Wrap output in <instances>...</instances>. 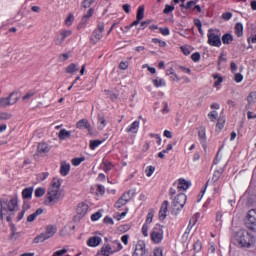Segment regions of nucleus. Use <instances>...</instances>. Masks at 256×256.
I'll return each instance as SVG.
<instances>
[{
	"instance_id": "nucleus-12",
	"label": "nucleus",
	"mask_w": 256,
	"mask_h": 256,
	"mask_svg": "<svg viewBox=\"0 0 256 256\" xmlns=\"http://www.w3.org/2000/svg\"><path fill=\"white\" fill-rule=\"evenodd\" d=\"M198 137L204 149H207V130L205 126H200L198 130Z\"/></svg>"
},
{
	"instance_id": "nucleus-48",
	"label": "nucleus",
	"mask_w": 256,
	"mask_h": 256,
	"mask_svg": "<svg viewBox=\"0 0 256 256\" xmlns=\"http://www.w3.org/2000/svg\"><path fill=\"white\" fill-rule=\"evenodd\" d=\"M221 174H222V172H221L220 170H216V171L214 172V174H213L212 181H213L214 183H217V181H218L219 179H221Z\"/></svg>"
},
{
	"instance_id": "nucleus-51",
	"label": "nucleus",
	"mask_w": 256,
	"mask_h": 256,
	"mask_svg": "<svg viewBox=\"0 0 256 256\" xmlns=\"http://www.w3.org/2000/svg\"><path fill=\"white\" fill-rule=\"evenodd\" d=\"M223 127H225V120L219 119L216 124V131H222Z\"/></svg>"
},
{
	"instance_id": "nucleus-37",
	"label": "nucleus",
	"mask_w": 256,
	"mask_h": 256,
	"mask_svg": "<svg viewBox=\"0 0 256 256\" xmlns=\"http://www.w3.org/2000/svg\"><path fill=\"white\" fill-rule=\"evenodd\" d=\"M43 241H47V238L44 233L39 234L33 239V243H43Z\"/></svg>"
},
{
	"instance_id": "nucleus-55",
	"label": "nucleus",
	"mask_w": 256,
	"mask_h": 256,
	"mask_svg": "<svg viewBox=\"0 0 256 256\" xmlns=\"http://www.w3.org/2000/svg\"><path fill=\"white\" fill-rule=\"evenodd\" d=\"M45 195V188H37L35 190V197H43Z\"/></svg>"
},
{
	"instance_id": "nucleus-4",
	"label": "nucleus",
	"mask_w": 256,
	"mask_h": 256,
	"mask_svg": "<svg viewBox=\"0 0 256 256\" xmlns=\"http://www.w3.org/2000/svg\"><path fill=\"white\" fill-rule=\"evenodd\" d=\"M245 225L247 229L256 233V209H251L247 212L245 216Z\"/></svg>"
},
{
	"instance_id": "nucleus-43",
	"label": "nucleus",
	"mask_w": 256,
	"mask_h": 256,
	"mask_svg": "<svg viewBox=\"0 0 256 256\" xmlns=\"http://www.w3.org/2000/svg\"><path fill=\"white\" fill-rule=\"evenodd\" d=\"M152 43H155L159 45V47H167V42L159 39V38H152Z\"/></svg>"
},
{
	"instance_id": "nucleus-53",
	"label": "nucleus",
	"mask_w": 256,
	"mask_h": 256,
	"mask_svg": "<svg viewBox=\"0 0 256 256\" xmlns=\"http://www.w3.org/2000/svg\"><path fill=\"white\" fill-rule=\"evenodd\" d=\"M119 69H121L122 71H127V69H129V62L121 61L119 64Z\"/></svg>"
},
{
	"instance_id": "nucleus-21",
	"label": "nucleus",
	"mask_w": 256,
	"mask_h": 256,
	"mask_svg": "<svg viewBox=\"0 0 256 256\" xmlns=\"http://www.w3.org/2000/svg\"><path fill=\"white\" fill-rule=\"evenodd\" d=\"M95 15V8H90L83 16L81 19V24L82 25H87V23L89 22V18Z\"/></svg>"
},
{
	"instance_id": "nucleus-46",
	"label": "nucleus",
	"mask_w": 256,
	"mask_h": 256,
	"mask_svg": "<svg viewBox=\"0 0 256 256\" xmlns=\"http://www.w3.org/2000/svg\"><path fill=\"white\" fill-rule=\"evenodd\" d=\"M180 7L182 9H191L192 7H195V2L190 0L186 4H181Z\"/></svg>"
},
{
	"instance_id": "nucleus-31",
	"label": "nucleus",
	"mask_w": 256,
	"mask_h": 256,
	"mask_svg": "<svg viewBox=\"0 0 256 256\" xmlns=\"http://www.w3.org/2000/svg\"><path fill=\"white\" fill-rule=\"evenodd\" d=\"M234 33L238 37H243V24L242 23H236L234 27Z\"/></svg>"
},
{
	"instance_id": "nucleus-13",
	"label": "nucleus",
	"mask_w": 256,
	"mask_h": 256,
	"mask_svg": "<svg viewBox=\"0 0 256 256\" xmlns=\"http://www.w3.org/2000/svg\"><path fill=\"white\" fill-rule=\"evenodd\" d=\"M87 211H89V205L85 203H79L76 207V213L79 218L85 217V215H87Z\"/></svg>"
},
{
	"instance_id": "nucleus-27",
	"label": "nucleus",
	"mask_w": 256,
	"mask_h": 256,
	"mask_svg": "<svg viewBox=\"0 0 256 256\" xmlns=\"http://www.w3.org/2000/svg\"><path fill=\"white\" fill-rule=\"evenodd\" d=\"M222 43L223 45H231V43H233V34L225 33L222 36Z\"/></svg>"
},
{
	"instance_id": "nucleus-52",
	"label": "nucleus",
	"mask_w": 256,
	"mask_h": 256,
	"mask_svg": "<svg viewBox=\"0 0 256 256\" xmlns=\"http://www.w3.org/2000/svg\"><path fill=\"white\" fill-rule=\"evenodd\" d=\"M125 205H127V202H125L123 198H119V200L115 203L116 209H121V207Z\"/></svg>"
},
{
	"instance_id": "nucleus-26",
	"label": "nucleus",
	"mask_w": 256,
	"mask_h": 256,
	"mask_svg": "<svg viewBox=\"0 0 256 256\" xmlns=\"http://www.w3.org/2000/svg\"><path fill=\"white\" fill-rule=\"evenodd\" d=\"M71 137V132L66 129H61L58 133V139L61 141H65V139H69Z\"/></svg>"
},
{
	"instance_id": "nucleus-54",
	"label": "nucleus",
	"mask_w": 256,
	"mask_h": 256,
	"mask_svg": "<svg viewBox=\"0 0 256 256\" xmlns=\"http://www.w3.org/2000/svg\"><path fill=\"white\" fill-rule=\"evenodd\" d=\"M96 193H97V195H105V186L97 185L96 186Z\"/></svg>"
},
{
	"instance_id": "nucleus-2",
	"label": "nucleus",
	"mask_w": 256,
	"mask_h": 256,
	"mask_svg": "<svg viewBox=\"0 0 256 256\" xmlns=\"http://www.w3.org/2000/svg\"><path fill=\"white\" fill-rule=\"evenodd\" d=\"M235 242L238 247L249 249L255 245V235L247 229H242L236 232L234 236Z\"/></svg>"
},
{
	"instance_id": "nucleus-24",
	"label": "nucleus",
	"mask_w": 256,
	"mask_h": 256,
	"mask_svg": "<svg viewBox=\"0 0 256 256\" xmlns=\"http://www.w3.org/2000/svg\"><path fill=\"white\" fill-rule=\"evenodd\" d=\"M99 167L102 171H105V173H107L108 171H111L113 169V164L111 163V161H103L101 162Z\"/></svg>"
},
{
	"instance_id": "nucleus-42",
	"label": "nucleus",
	"mask_w": 256,
	"mask_h": 256,
	"mask_svg": "<svg viewBox=\"0 0 256 256\" xmlns=\"http://www.w3.org/2000/svg\"><path fill=\"white\" fill-rule=\"evenodd\" d=\"M73 21H75V16H73V14H69L65 20V25H67V27H71V25H73Z\"/></svg>"
},
{
	"instance_id": "nucleus-16",
	"label": "nucleus",
	"mask_w": 256,
	"mask_h": 256,
	"mask_svg": "<svg viewBox=\"0 0 256 256\" xmlns=\"http://www.w3.org/2000/svg\"><path fill=\"white\" fill-rule=\"evenodd\" d=\"M139 125L140 122L139 120L134 121L132 124H130L127 128H126V133H131L133 135H137V133H139Z\"/></svg>"
},
{
	"instance_id": "nucleus-18",
	"label": "nucleus",
	"mask_w": 256,
	"mask_h": 256,
	"mask_svg": "<svg viewBox=\"0 0 256 256\" xmlns=\"http://www.w3.org/2000/svg\"><path fill=\"white\" fill-rule=\"evenodd\" d=\"M50 148L49 144L45 142H40L37 147V153L38 155H45V153H49Z\"/></svg>"
},
{
	"instance_id": "nucleus-63",
	"label": "nucleus",
	"mask_w": 256,
	"mask_h": 256,
	"mask_svg": "<svg viewBox=\"0 0 256 256\" xmlns=\"http://www.w3.org/2000/svg\"><path fill=\"white\" fill-rule=\"evenodd\" d=\"M65 253H67V249H62V250H58V251L54 252L53 256H63V255H65Z\"/></svg>"
},
{
	"instance_id": "nucleus-38",
	"label": "nucleus",
	"mask_w": 256,
	"mask_h": 256,
	"mask_svg": "<svg viewBox=\"0 0 256 256\" xmlns=\"http://www.w3.org/2000/svg\"><path fill=\"white\" fill-rule=\"evenodd\" d=\"M247 101L250 104L256 103V91L250 92L248 97H247Z\"/></svg>"
},
{
	"instance_id": "nucleus-47",
	"label": "nucleus",
	"mask_w": 256,
	"mask_h": 256,
	"mask_svg": "<svg viewBox=\"0 0 256 256\" xmlns=\"http://www.w3.org/2000/svg\"><path fill=\"white\" fill-rule=\"evenodd\" d=\"M191 59L192 61H194V63H199V61H201V53L199 52H195L191 55Z\"/></svg>"
},
{
	"instance_id": "nucleus-60",
	"label": "nucleus",
	"mask_w": 256,
	"mask_h": 256,
	"mask_svg": "<svg viewBox=\"0 0 256 256\" xmlns=\"http://www.w3.org/2000/svg\"><path fill=\"white\" fill-rule=\"evenodd\" d=\"M100 217H103V214H101V212H96V213L92 214L91 220L92 221H99Z\"/></svg>"
},
{
	"instance_id": "nucleus-45",
	"label": "nucleus",
	"mask_w": 256,
	"mask_h": 256,
	"mask_svg": "<svg viewBox=\"0 0 256 256\" xmlns=\"http://www.w3.org/2000/svg\"><path fill=\"white\" fill-rule=\"evenodd\" d=\"M159 33H161V35L164 37H167L171 35V30H169V27L159 28Z\"/></svg>"
},
{
	"instance_id": "nucleus-1",
	"label": "nucleus",
	"mask_w": 256,
	"mask_h": 256,
	"mask_svg": "<svg viewBox=\"0 0 256 256\" xmlns=\"http://www.w3.org/2000/svg\"><path fill=\"white\" fill-rule=\"evenodd\" d=\"M62 197L63 192L61 191V180L54 178L46 193L44 204L48 205V207H52V205L59 203Z\"/></svg>"
},
{
	"instance_id": "nucleus-35",
	"label": "nucleus",
	"mask_w": 256,
	"mask_h": 256,
	"mask_svg": "<svg viewBox=\"0 0 256 256\" xmlns=\"http://www.w3.org/2000/svg\"><path fill=\"white\" fill-rule=\"evenodd\" d=\"M195 223H197V218L192 217L189 221V225H188L184 235H189V233L191 232V229H193V225H195Z\"/></svg>"
},
{
	"instance_id": "nucleus-19",
	"label": "nucleus",
	"mask_w": 256,
	"mask_h": 256,
	"mask_svg": "<svg viewBox=\"0 0 256 256\" xmlns=\"http://www.w3.org/2000/svg\"><path fill=\"white\" fill-rule=\"evenodd\" d=\"M77 129H87V131H91V124L87 119H81L76 123Z\"/></svg>"
},
{
	"instance_id": "nucleus-64",
	"label": "nucleus",
	"mask_w": 256,
	"mask_h": 256,
	"mask_svg": "<svg viewBox=\"0 0 256 256\" xmlns=\"http://www.w3.org/2000/svg\"><path fill=\"white\" fill-rule=\"evenodd\" d=\"M153 253H154V256H163V249L155 248Z\"/></svg>"
},
{
	"instance_id": "nucleus-62",
	"label": "nucleus",
	"mask_w": 256,
	"mask_h": 256,
	"mask_svg": "<svg viewBox=\"0 0 256 256\" xmlns=\"http://www.w3.org/2000/svg\"><path fill=\"white\" fill-rule=\"evenodd\" d=\"M234 81L236 83H241V81H243V74L241 73H236L234 76Z\"/></svg>"
},
{
	"instance_id": "nucleus-22",
	"label": "nucleus",
	"mask_w": 256,
	"mask_h": 256,
	"mask_svg": "<svg viewBox=\"0 0 256 256\" xmlns=\"http://www.w3.org/2000/svg\"><path fill=\"white\" fill-rule=\"evenodd\" d=\"M166 75L169 77L171 81H181V77L175 73V69L173 67L166 70Z\"/></svg>"
},
{
	"instance_id": "nucleus-59",
	"label": "nucleus",
	"mask_w": 256,
	"mask_h": 256,
	"mask_svg": "<svg viewBox=\"0 0 256 256\" xmlns=\"http://www.w3.org/2000/svg\"><path fill=\"white\" fill-rule=\"evenodd\" d=\"M160 209L167 213V211L169 209V201H167V200L163 201L162 204H161Z\"/></svg>"
},
{
	"instance_id": "nucleus-50",
	"label": "nucleus",
	"mask_w": 256,
	"mask_h": 256,
	"mask_svg": "<svg viewBox=\"0 0 256 256\" xmlns=\"http://www.w3.org/2000/svg\"><path fill=\"white\" fill-rule=\"evenodd\" d=\"M35 96V91L33 90H30L28 91L23 97V101H28V99H31V97H34Z\"/></svg>"
},
{
	"instance_id": "nucleus-5",
	"label": "nucleus",
	"mask_w": 256,
	"mask_h": 256,
	"mask_svg": "<svg viewBox=\"0 0 256 256\" xmlns=\"http://www.w3.org/2000/svg\"><path fill=\"white\" fill-rule=\"evenodd\" d=\"M150 237L153 243H155L156 245H159V243L163 241V237H164L163 226L156 224L155 227L152 229Z\"/></svg>"
},
{
	"instance_id": "nucleus-61",
	"label": "nucleus",
	"mask_w": 256,
	"mask_h": 256,
	"mask_svg": "<svg viewBox=\"0 0 256 256\" xmlns=\"http://www.w3.org/2000/svg\"><path fill=\"white\" fill-rule=\"evenodd\" d=\"M201 247H202L201 241H196L194 243L193 249L194 251H196V253H199V251H201Z\"/></svg>"
},
{
	"instance_id": "nucleus-28",
	"label": "nucleus",
	"mask_w": 256,
	"mask_h": 256,
	"mask_svg": "<svg viewBox=\"0 0 256 256\" xmlns=\"http://www.w3.org/2000/svg\"><path fill=\"white\" fill-rule=\"evenodd\" d=\"M97 2V0H83L81 3V8L82 9H93V5H95V3Z\"/></svg>"
},
{
	"instance_id": "nucleus-49",
	"label": "nucleus",
	"mask_w": 256,
	"mask_h": 256,
	"mask_svg": "<svg viewBox=\"0 0 256 256\" xmlns=\"http://www.w3.org/2000/svg\"><path fill=\"white\" fill-rule=\"evenodd\" d=\"M219 113H217V111H211L208 113V117L210 119V121L214 122L217 120Z\"/></svg>"
},
{
	"instance_id": "nucleus-30",
	"label": "nucleus",
	"mask_w": 256,
	"mask_h": 256,
	"mask_svg": "<svg viewBox=\"0 0 256 256\" xmlns=\"http://www.w3.org/2000/svg\"><path fill=\"white\" fill-rule=\"evenodd\" d=\"M152 83L154 85V87H165V85H167V82H165V79L163 78H156L152 80Z\"/></svg>"
},
{
	"instance_id": "nucleus-14",
	"label": "nucleus",
	"mask_w": 256,
	"mask_h": 256,
	"mask_svg": "<svg viewBox=\"0 0 256 256\" xmlns=\"http://www.w3.org/2000/svg\"><path fill=\"white\" fill-rule=\"evenodd\" d=\"M189 187H191V181L186 180L184 178L178 179V182H177L178 191H187Z\"/></svg>"
},
{
	"instance_id": "nucleus-58",
	"label": "nucleus",
	"mask_w": 256,
	"mask_h": 256,
	"mask_svg": "<svg viewBox=\"0 0 256 256\" xmlns=\"http://www.w3.org/2000/svg\"><path fill=\"white\" fill-rule=\"evenodd\" d=\"M142 235H144V237H149V225L144 224L142 226Z\"/></svg>"
},
{
	"instance_id": "nucleus-32",
	"label": "nucleus",
	"mask_w": 256,
	"mask_h": 256,
	"mask_svg": "<svg viewBox=\"0 0 256 256\" xmlns=\"http://www.w3.org/2000/svg\"><path fill=\"white\" fill-rule=\"evenodd\" d=\"M144 17H145V6H139L137 10L136 19H138V21H143Z\"/></svg>"
},
{
	"instance_id": "nucleus-15",
	"label": "nucleus",
	"mask_w": 256,
	"mask_h": 256,
	"mask_svg": "<svg viewBox=\"0 0 256 256\" xmlns=\"http://www.w3.org/2000/svg\"><path fill=\"white\" fill-rule=\"evenodd\" d=\"M55 233H57V226L55 225H47L45 227V232H43L46 239H51V237L55 236Z\"/></svg>"
},
{
	"instance_id": "nucleus-20",
	"label": "nucleus",
	"mask_w": 256,
	"mask_h": 256,
	"mask_svg": "<svg viewBox=\"0 0 256 256\" xmlns=\"http://www.w3.org/2000/svg\"><path fill=\"white\" fill-rule=\"evenodd\" d=\"M101 237L99 236H93V237H90L87 241V245L88 247H97L99 245H101Z\"/></svg>"
},
{
	"instance_id": "nucleus-36",
	"label": "nucleus",
	"mask_w": 256,
	"mask_h": 256,
	"mask_svg": "<svg viewBox=\"0 0 256 256\" xmlns=\"http://www.w3.org/2000/svg\"><path fill=\"white\" fill-rule=\"evenodd\" d=\"M79 71V68L77 67V64L72 63L66 68V73H77Z\"/></svg>"
},
{
	"instance_id": "nucleus-10",
	"label": "nucleus",
	"mask_w": 256,
	"mask_h": 256,
	"mask_svg": "<svg viewBox=\"0 0 256 256\" xmlns=\"http://www.w3.org/2000/svg\"><path fill=\"white\" fill-rule=\"evenodd\" d=\"M148 137H150L151 139H155L152 141H146L145 144L143 145V151H149V148L151 147V144H155L157 143V145H161V135L159 134H154V133H150L148 135Z\"/></svg>"
},
{
	"instance_id": "nucleus-33",
	"label": "nucleus",
	"mask_w": 256,
	"mask_h": 256,
	"mask_svg": "<svg viewBox=\"0 0 256 256\" xmlns=\"http://www.w3.org/2000/svg\"><path fill=\"white\" fill-rule=\"evenodd\" d=\"M213 79H215L213 87H219L223 83V76L220 74H212Z\"/></svg>"
},
{
	"instance_id": "nucleus-39",
	"label": "nucleus",
	"mask_w": 256,
	"mask_h": 256,
	"mask_svg": "<svg viewBox=\"0 0 256 256\" xmlns=\"http://www.w3.org/2000/svg\"><path fill=\"white\" fill-rule=\"evenodd\" d=\"M103 143V140H91L90 149L95 150L96 147H99Z\"/></svg>"
},
{
	"instance_id": "nucleus-9",
	"label": "nucleus",
	"mask_w": 256,
	"mask_h": 256,
	"mask_svg": "<svg viewBox=\"0 0 256 256\" xmlns=\"http://www.w3.org/2000/svg\"><path fill=\"white\" fill-rule=\"evenodd\" d=\"M71 35H73V31L61 30L60 33L54 39L55 45L57 46L63 45V43H65V39H67V37H71Z\"/></svg>"
},
{
	"instance_id": "nucleus-40",
	"label": "nucleus",
	"mask_w": 256,
	"mask_h": 256,
	"mask_svg": "<svg viewBox=\"0 0 256 256\" xmlns=\"http://www.w3.org/2000/svg\"><path fill=\"white\" fill-rule=\"evenodd\" d=\"M13 115L7 112H0V121H8V119H11Z\"/></svg>"
},
{
	"instance_id": "nucleus-56",
	"label": "nucleus",
	"mask_w": 256,
	"mask_h": 256,
	"mask_svg": "<svg viewBox=\"0 0 256 256\" xmlns=\"http://www.w3.org/2000/svg\"><path fill=\"white\" fill-rule=\"evenodd\" d=\"M145 173H146L147 177H151V175H153V173H155V167L148 166L145 170Z\"/></svg>"
},
{
	"instance_id": "nucleus-41",
	"label": "nucleus",
	"mask_w": 256,
	"mask_h": 256,
	"mask_svg": "<svg viewBox=\"0 0 256 256\" xmlns=\"http://www.w3.org/2000/svg\"><path fill=\"white\" fill-rule=\"evenodd\" d=\"M175 11V6L166 4L163 10L164 15H169V13Z\"/></svg>"
},
{
	"instance_id": "nucleus-44",
	"label": "nucleus",
	"mask_w": 256,
	"mask_h": 256,
	"mask_svg": "<svg viewBox=\"0 0 256 256\" xmlns=\"http://www.w3.org/2000/svg\"><path fill=\"white\" fill-rule=\"evenodd\" d=\"M131 191L124 193L120 198H122L126 203H129L132 199Z\"/></svg>"
},
{
	"instance_id": "nucleus-6",
	"label": "nucleus",
	"mask_w": 256,
	"mask_h": 256,
	"mask_svg": "<svg viewBox=\"0 0 256 256\" xmlns=\"http://www.w3.org/2000/svg\"><path fill=\"white\" fill-rule=\"evenodd\" d=\"M19 101V93L12 92L8 97L0 98V107H11V105H15Z\"/></svg>"
},
{
	"instance_id": "nucleus-17",
	"label": "nucleus",
	"mask_w": 256,
	"mask_h": 256,
	"mask_svg": "<svg viewBox=\"0 0 256 256\" xmlns=\"http://www.w3.org/2000/svg\"><path fill=\"white\" fill-rule=\"evenodd\" d=\"M70 171H71V164L67 162H62L60 165V175H62V177H67Z\"/></svg>"
},
{
	"instance_id": "nucleus-34",
	"label": "nucleus",
	"mask_w": 256,
	"mask_h": 256,
	"mask_svg": "<svg viewBox=\"0 0 256 256\" xmlns=\"http://www.w3.org/2000/svg\"><path fill=\"white\" fill-rule=\"evenodd\" d=\"M107 127V120H105V116H98V128L105 129Z\"/></svg>"
},
{
	"instance_id": "nucleus-57",
	"label": "nucleus",
	"mask_w": 256,
	"mask_h": 256,
	"mask_svg": "<svg viewBox=\"0 0 256 256\" xmlns=\"http://www.w3.org/2000/svg\"><path fill=\"white\" fill-rule=\"evenodd\" d=\"M163 105V109H162V113L163 115H167V113H169V103H167V101L162 102Z\"/></svg>"
},
{
	"instance_id": "nucleus-25",
	"label": "nucleus",
	"mask_w": 256,
	"mask_h": 256,
	"mask_svg": "<svg viewBox=\"0 0 256 256\" xmlns=\"http://www.w3.org/2000/svg\"><path fill=\"white\" fill-rule=\"evenodd\" d=\"M115 253V251H113V248H111L110 245H104L101 248V255L103 256H109V255H113Z\"/></svg>"
},
{
	"instance_id": "nucleus-8",
	"label": "nucleus",
	"mask_w": 256,
	"mask_h": 256,
	"mask_svg": "<svg viewBox=\"0 0 256 256\" xmlns=\"http://www.w3.org/2000/svg\"><path fill=\"white\" fill-rule=\"evenodd\" d=\"M187 203V195L184 193L178 194L172 201V208L176 209V211H181L185 204Z\"/></svg>"
},
{
	"instance_id": "nucleus-3",
	"label": "nucleus",
	"mask_w": 256,
	"mask_h": 256,
	"mask_svg": "<svg viewBox=\"0 0 256 256\" xmlns=\"http://www.w3.org/2000/svg\"><path fill=\"white\" fill-rule=\"evenodd\" d=\"M207 38V43L208 45H210V47H221V33H215V30H213V28H210L207 33Z\"/></svg>"
},
{
	"instance_id": "nucleus-11",
	"label": "nucleus",
	"mask_w": 256,
	"mask_h": 256,
	"mask_svg": "<svg viewBox=\"0 0 256 256\" xmlns=\"http://www.w3.org/2000/svg\"><path fill=\"white\" fill-rule=\"evenodd\" d=\"M146 253H147V248H146L145 241L139 240L136 244V247L132 256H145Z\"/></svg>"
},
{
	"instance_id": "nucleus-29",
	"label": "nucleus",
	"mask_w": 256,
	"mask_h": 256,
	"mask_svg": "<svg viewBox=\"0 0 256 256\" xmlns=\"http://www.w3.org/2000/svg\"><path fill=\"white\" fill-rule=\"evenodd\" d=\"M22 197L23 199H31V197H33V188L32 187L25 188L22 191Z\"/></svg>"
},
{
	"instance_id": "nucleus-23",
	"label": "nucleus",
	"mask_w": 256,
	"mask_h": 256,
	"mask_svg": "<svg viewBox=\"0 0 256 256\" xmlns=\"http://www.w3.org/2000/svg\"><path fill=\"white\" fill-rule=\"evenodd\" d=\"M39 215H43L42 208H38L33 214H31L27 217L28 223H33V221H35L37 219V217H39Z\"/></svg>"
},
{
	"instance_id": "nucleus-7",
	"label": "nucleus",
	"mask_w": 256,
	"mask_h": 256,
	"mask_svg": "<svg viewBox=\"0 0 256 256\" xmlns=\"http://www.w3.org/2000/svg\"><path fill=\"white\" fill-rule=\"evenodd\" d=\"M103 31H105V25L103 23H99L97 29H95L90 38V43L92 45H97L101 39H103Z\"/></svg>"
}]
</instances>
